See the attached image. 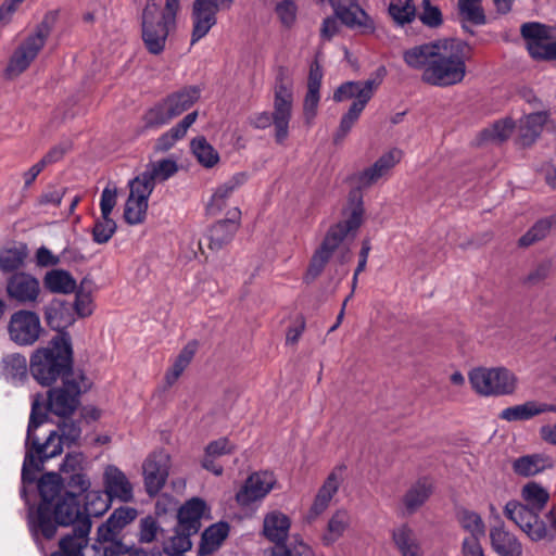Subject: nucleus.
<instances>
[{
	"label": "nucleus",
	"instance_id": "obj_1",
	"mask_svg": "<svg viewBox=\"0 0 556 556\" xmlns=\"http://www.w3.org/2000/svg\"><path fill=\"white\" fill-rule=\"evenodd\" d=\"M403 58L408 67L421 72L424 83L445 88L465 79L470 48L462 40L443 39L407 49Z\"/></svg>",
	"mask_w": 556,
	"mask_h": 556
},
{
	"label": "nucleus",
	"instance_id": "obj_2",
	"mask_svg": "<svg viewBox=\"0 0 556 556\" xmlns=\"http://www.w3.org/2000/svg\"><path fill=\"white\" fill-rule=\"evenodd\" d=\"M522 503L510 501L504 507L505 516L515 522L531 541L548 538V529L539 514L549 500L548 491L536 482H528L521 489Z\"/></svg>",
	"mask_w": 556,
	"mask_h": 556
},
{
	"label": "nucleus",
	"instance_id": "obj_3",
	"mask_svg": "<svg viewBox=\"0 0 556 556\" xmlns=\"http://www.w3.org/2000/svg\"><path fill=\"white\" fill-rule=\"evenodd\" d=\"M48 516L55 528L58 525L67 526L75 522L79 523V529L75 531L73 536L64 538L60 542V548H62L67 556L98 555L96 547L88 544L87 535L90 525L86 522L83 507L79 505L75 494L71 492L64 493L51 507Z\"/></svg>",
	"mask_w": 556,
	"mask_h": 556
},
{
	"label": "nucleus",
	"instance_id": "obj_4",
	"mask_svg": "<svg viewBox=\"0 0 556 556\" xmlns=\"http://www.w3.org/2000/svg\"><path fill=\"white\" fill-rule=\"evenodd\" d=\"M41 410L42 406L38 399L34 400L27 429L26 455L22 468L24 483L34 482L36 473L41 470L42 463L46 459L60 455L63 451L62 439L58 431H49L48 438L42 444L36 438L35 430L45 420Z\"/></svg>",
	"mask_w": 556,
	"mask_h": 556
},
{
	"label": "nucleus",
	"instance_id": "obj_5",
	"mask_svg": "<svg viewBox=\"0 0 556 556\" xmlns=\"http://www.w3.org/2000/svg\"><path fill=\"white\" fill-rule=\"evenodd\" d=\"M72 361L71 339L61 333L46 346L36 349L29 359V370L41 386H50L63 376Z\"/></svg>",
	"mask_w": 556,
	"mask_h": 556
},
{
	"label": "nucleus",
	"instance_id": "obj_6",
	"mask_svg": "<svg viewBox=\"0 0 556 556\" xmlns=\"http://www.w3.org/2000/svg\"><path fill=\"white\" fill-rule=\"evenodd\" d=\"M471 390L482 397H498L514 394L519 384L518 377L503 366H479L468 372Z\"/></svg>",
	"mask_w": 556,
	"mask_h": 556
},
{
	"label": "nucleus",
	"instance_id": "obj_7",
	"mask_svg": "<svg viewBox=\"0 0 556 556\" xmlns=\"http://www.w3.org/2000/svg\"><path fill=\"white\" fill-rule=\"evenodd\" d=\"M362 222L363 207L357 204L351 210L349 216L343 222L338 223L329 229L320 248L312 257L307 274L313 278L318 276L333 251L350 232L355 231L362 225Z\"/></svg>",
	"mask_w": 556,
	"mask_h": 556
},
{
	"label": "nucleus",
	"instance_id": "obj_8",
	"mask_svg": "<svg viewBox=\"0 0 556 556\" xmlns=\"http://www.w3.org/2000/svg\"><path fill=\"white\" fill-rule=\"evenodd\" d=\"M38 488L42 502L37 510L29 511V525L34 532H40L45 538L51 539L55 534V527L48 514L62 497V480L58 473L49 472L40 479Z\"/></svg>",
	"mask_w": 556,
	"mask_h": 556
},
{
	"label": "nucleus",
	"instance_id": "obj_9",
	"mask_svg": "<svg viewBox=\"0 0 556 556\" xmlns=\"http://www.w3.org/2000/svg\"><path fill=\"white\" fill-rule=\"evenodd\" d=\"M175 27L176 23L163 16L157 4H147L142 14V40L146 49L152 54H161Z\"/></svg>",
	"mask_w": 556,
	"mask_h": 556
},
{
	"label": "nucleus",
	"instance_id": "obj_10",
	"mask_svg": "<svg viewBox=\"0 0 556 556\" xmlns=\"http://www.w3.org/2000/svg\"><path fill=\"white\" fill-rule=\"evenodd\" d=\"M285 70L279 71L278 81L275 87L274 112L271 115L275 140L283 144L289 137V123L292 115V90Z\"/></svg>",
	"mask_w": 556,
	"mask_h": 556
},
{
	"label": "nucleus",
	"instance_id": "obj_11",
	"mask_svg": "<svg viewBox=\"0 0 556 556\" xmlns=\"http://www.w3.org/2000/svg\"><path fill=\"white\" fill-rule=\"evenodd\" d=\"M90 387L89 380L83 375H71L63 380L60 388L49 392V409L58 416L72 414L78 405V396Z\"/></svg>",
	"mask_w": 556,
	"mask_h": 556
},
{
	"label": "nucleus",
	"instance_id": "obj_12",
	"mask_svg": "<svg viewBox=\"0 0 556 556\" xmlns=\"http://www.w3.org/2000/svg\"><path fill=\"white\" fill-rule=\"evenodd\" d=\"M521 34L527 49L533 59H556V27L539 23H528L522 25Z\"/></svg>",
	"mask_w": 556,
	"mask_h": 556
},
{
	"label": "nucleus",
	"instance_id": "obj_13",
	"mask_svg": "<svg viewBox=\"0 0 556 556\" xmlns=\"http://www.w3.org/2000/svg\"><path fill=\"white\" fill-rule=\"evenodd\" d=\"M233 0H194L191 10V45L204 38L217 23V12L229 10Z\"/></svg>",
	"mask_w": 556,
	"mask_h": 556
},
{
	"label": "nucleus",
	"instance_id": "obj_14",
	"mask_svg": "<svg viewBox=\"0 0 556 556\" xmlns=\"http://www.w3.org/2000/svg\"><path fill=\"white\" fill-rule=\"evenodd\" d=\"M8 333L11 341L20 346L34 345L43 333L39 315L29 309L14 312L8 323Z\"/></svg>",
	"mask_w": 556,
	"mask_h": 556
},
{
	"label": "nucleus",
	"instance_id": "obj_15",
	"mask_svg": "<svg viewBox=\"0 0 556 556\" xmlns=\"http://www.w3.org/2000/svg\"><path fill=\"white\" fill-rule=\"evenodd\" d=\"M48 35L49 29L46 26H40L20 43L7 68L10 76H17L28 68L43 48Z\"/></svg>",
	"mask_w": 556,
	"mask_h": 556
},
{
	"label": "nucleus",
	"instance_id": "obj_16",
	"mask_svg": "<svg viewBox=\"0 0 556 556\" xmlns=\"http://www.w3.org/2000/svg\"><path fill=\"white\" fill-rule=\"evenodd\" d=\"M152 186L147 177H136L129 181V195L124 207V218L129 225L144 222Z\"/></svg>",
	"mask_w": 556,
	"mask_h": 556
},
{
	"label": "nucleus",
	"instance_id": "obj_17",
	"mask_svg": "<svg viewBox=\"0 0 556 556\" xmlns=\"http://www.w3.org/2000/svg\"><path fill=\"white\" fill-rule=\"evenodd\" d=\"M273 472L260 471L252 473L236 494L237 503L242 507H249L263 501L276 485Z\"/></svg>",
	"mask_w": 556,
	"mask_h": 556
},
{
	"label": "nucleus",
	"instance_id": "obj_18",
	"mask_svg": "<svg viewBox=\"0 0 556 556\" xmlns=\"http://www.w3.org/2000/svg\"><path fill=\"white\" fill-rule=\"evenodd\" d=\"M249 175L245 172H238L216 186L210 199L206 202L205 211L208 216H218L223 212H227L231 206L228 202L232 193L247 184Z\"/></svg>",
	"mask_w": 556,
	"mask_h": 556
},
{
	"label": "nucleus",
	"instance_id": "obj_19",
	"mask_svg": "<svg viewBox=\"0 0 556 556\" xmlns=\"http://www.w3.org/2000/svg\"><path fill=\"white\" fill-rule=\"evenodd\" d=\"M8 296L20 304H34L41 294L38 278L25 271L13 274L7 281Z\"/></svg>",
	"mask_w": 556,
	"mask_h": 556
},
{
	"label": "nucleus",
	"instance_id": "obj_20",
	"mask_svg": "<svg viewBox=\"0 0 556 556\" xmlns=\"http://www.w3.org/2000/svg\"><path fill=\"white\" fill-rule=\"evenodd\" d=\"M170 467V457L160 451L151 454L143 464V476L147 492L150 495L157 494L164 486Z\"/></svg>",
	"mask_w": 556,
	"mask_h": 556
},
{
	"label": "nucleus",
	"instance_id": "obj_21",
	"mask_svg": "<svg viewBox=\"0 0 556 556\" xmlns=\"http://www.w3.org/2000/svg\"><path fill=\"white\" fill-rule=\"evenodd\" d=\"M489 542L492 552L497 556H523L521 541L503 523L490 528Z\"/></svg>",
	"mask_w": 556,
	"mask_h": 556
},
{
	"label": "nucleus",
	"instance_id": "obj_22",
	"mask_svg": "<svg viewBox=\"0 0 556 556\" xmlns=\"http://www.w3.org/2000/svg\"><path fill=\"white\" fill-rule=\"evenodd\" d=\"M401 159L402 151L399 149H391L383 153L371 166L357 175L358 186L367 188L387 177Z\"/></svg>",
	"mask_w": 556,
	"mask_h": 556
},
{
	"label": "nucleus",
	"instance_id": "obj_23",
	"mask_svg": "<svg viewBox=\"0 0 556 556\" xmlns=\"http://www.w3.org/2000/svg\"><path fill=\"white\" fill-rule=\"evenodd\" d=\"M377 87L378 83L374 79L346 81L337 88L333 93V100L336 102L353 100L351 105L362 103V110H364Z\"/></svg>",
	"mask_w": 556,
	"mask_h": 556
},
{
	"label": "nucleus",
	"instance_id": "obj_24",
	"mask_svg": "<svg viewBox=\"0 0 556 556\" xmlns=\"http://www.w3.org/2000/svg\"><path fill=\"white\" fill-rule=\"evenodd\" d=\"M343 468H334L319 488L314 501L307 511L306 518L314 520L320 516L329 506L333 495L337 493L342 481Z\"/></svg>",
	"mask_w": 556,
	"mask_h": 556
},
{
	"label": "nucleus",
	"instance_id": "obj_25",
	"mask_svg": "<svg viewBox=\"0 0 556 556\" xmlns=\"http://www.w3.org/2000/svg\"><path fill=\"white\" fill-rule=\"evenodd\" d=\"M241 211L237 206H232L226 212L223 219L216 222L208 230L211 248L219 249L229 242L240 225Z\"/></svg>",
	"mask_w": 556,
	"mask_h": 556
},
{
	"label": "nucleus",
	"instance_id": "obj_26",
	"mask_svg": "<svg viewBox=\"0 0 556 556\" xmlns=\"http://www.w3.org/2000/svg\"><path fill=\"white\" fill-rule=\"evenodd\" d=\"M105 494L111 500L129 502L132 500V485L122 470L113 465L105 467L103 472Z\"/></svg>",
	"mask_w": 556,
	"mask_h": 556
},
{
	"label": "nucleus",
	"instance_id": "obj_27",
	"mask_svg": "<svg viewBox=\"0 0 556 556\" xmlns=\"http://www.w3.org/2000/svg\"><path fill=\"white\" fill-rule=\"evenodd\" d=\"M544 413H556V404L528 401L504 408L500 413V418L509 422L525 421Z\"/></svg>",
	"mask_w": 556,
	"mask_h": 556
},
{
	"label": "nucleus",
	"instance_id": "obj_28",
	"mask_svg": "<svg viewBox=\"0 0 556 556\" xmlns=\"http://www.w3.org/2000/svg\"><path fill=\"white\" fill-rule=\"evenodd\" d=\"M137 515V510L131 507L124 506L115 509L108 521L99 527V540L112 542L124 527L136 519Z\"/></svg>",
	"mask_w": 556,
	"mask_h": 556
},
{
	"label": "nucleus",
	"instance_id": "obj_29",
	"mask_svg": "<svg viewBox=\"0 0 556 556\" xmlns=\"http://www.w3.org/2000/svg\"><path fill=\"white\" fill-rule=\"evenodd\" d=\"M43 315L48 326L58 331H62L75 323L72 307L60 299L50 301L43 308Z\"/></svg>",
	"mask_w": 556,
	"mask_h": 556
},
{
	"label": "nucleus",
	"instance_id": "obj_30",
	"mask_svg": "<svg viewBox=\"0 0 556 556\" xmlns=\"http://www.w3.org/2000/svg\"><path fill=\"white\" fill-rule=\"evenodd\" d=\"M291 527L288 515L280 510L267 513L263 520V535L270 542L280 544L286 541Z\"/></svg>",
	"mask_w": 556,
	"mask_h": 556
},
{
	"label": "nucleus",
	"instance_id": "obj_31",
	"mask_svg": "<svg viewBox=\"0 0 556 556\" xmlns=\"http://www.w3.org/2000/svg\"><path fill=\"white\" fill-rule=\"evenodd\" d=\"M392 541L401 556H425L416 532L406 523L393 529Z\"/></svg>",
	"mask_w": 556,
	"mask_h": 556
},
{
	"label": "nucleus",
	"instance_id": "obj_32",
	"mask_svg": "<svg viewBox=\"0 0 556 556\" xmlns=\"http://www.w3.org/2000/svg\"><path fill=\"white\" fill-rule=\"evenodd\" d=\"M432 491L433 485L429 479L422 478L413 483L402 497L404 513H416L428 501Z\"/></svg>",
	"mask_w": 556,
	"mask_h": 556
},
{
	"label": "nucleus",
	"instance_id": "obj_33",
	"mask_svg": "<svg viewBox=\"0 0 556 556\" xmlns=\"http://www.w3.org/2000/svg\"><path fill=\"white\" fill-rule=\"evenodd\" d=\"M205 502L197 497L191 498L178 511L179 529L195 534L201 527L200 521L205 516Z\"/></svg>",
	"mask_w": 556,
	"mask_h": 556
},
{
	"label": "nucleus",
	"instance_id": "obj_34",
	"mask_svg": "<svg viewBox=\"0 0 556 556\" xmlns=\"http://www.w3.org/2000/svg\"><path fill=\"white\" fill-rule=\"evenodd\" d=\"M546 121L547 115L543 112L532 113L521 118L516 129L518 142L523 147L532 144Z\"/></svg>",
	"mask_w": 556,
	"mask_h": 556
},
{
	"label": "nucleus",
	"instance_id": "obj_35",
	"mask_svg": "<svg viewBox=\"0 0 556 556\" xmlns=\"http://www.w3.org/2000/svg\"><path fill=\"white\" fill-rule=\"evenodd\" d=\"M553 467V458L544 454L521 456L513 463L514 471L522 477L535 476Z\"/></svg>",
	"mask_w": 556,
	"mask_h": 556
},
{
	"label": "nucleus",
	"instance_id": "obj_36",
	"mask_svg": "<svg viewBox=\"0 0 556 556\" xmlns=\"http://www.w3.org/2000/svg\"><path fill=\"white\" fill-rule=\"evenodd\" d=\"M28 375L27 359L20 353L5 355L1 361V376L9 382L17 384Z\"/></svg>",
	"mask_w": 556,
	"mask_h": 556
},
{
	"label": "nucleus",
	"instance_id": "obj_37",
	"mask_svg": "<svg viewBox=\"0 0 556 556\" xmlns=\"http://www.w3.org/2000/svg\"><path fill=\"white\" fill-rule=\"evenodd\" d=\"M84 465L85 457L81 453H71L66 455L61 467L62 472L71 475L68 484L80 491L87 490L90 485L89 480L81 472Z\"/></svg>",
	"mask_w": 556,
	"mask_h": 556
},
{
	"label": "nucleus",
	"instance_id": "obj_38",
	"mask_svg": "<svg viewBox=\"0 0 556 556\" xmlns=\"http://www.w3.org/2000/svg\"><path fill=\"white\" fill-rule=\"evenodd\" d=\"M336 14L342 23L352 28L359 29L363 33L371 31L374 29L371 18L355 1L348 4L345 8H342V10L336 11Z\"/></svg>",
	"mask_w": 556,
	"mask_h": 556
},
{
	"label": "nucleus",
	"instance_id": "obj_39",
	"mask_svg": "<svg viewBox=\"0 0 556 556\" xmlns=\"http://www.w3.org/2000/svg\"><path fill=\"white\" fill-rule=\"evenodd\" d=\"M43 285L47 290L58 294H68L76 290V280L64 269H51L43 276Z\"/></svg>",
	"mask_w": 556,
	"mask_h": 556
},
{
	"label": "nucleus",
	"instance_id": "obj_40",
	"mask_svg": "<svg viewBox=\"0 0 556 556\" xmlns=\"http://www.w3.org/2000/svg\"><path fill=\"white\" fill-rule=\"evenodd\" d=\"M197 117L198 113L195 111L186 115L181 122L157 139L155 149L162 152L172 149L178 140L185 137L188 128L195 122Z\"/></svg>",
	"mask_w": 556,
	"mask_h": 556
},
{
	"label": "nucleus",
	"instance_id": "obj_41",
	"mask_svg": "<svg viewBox=\"0 0 556 556\" xmlns=\"http://www.w3.org/2000/svg\"><path fill=\"white\" fill-rule=\"evenodd\" d=\"M351 523V516L344 509L334 511L328 520L321 540L325 545H332L342 538Z\"/></svg>",
	"mask_w": 556,
	"mask_h": 556
},
{
	"label": "nucleus",
	"instance_id": "obj_42",
	"mask_svg": "<svg viewBox=\"0 0 556 556\" xmlns=\"http://www.w3.org/2000/svg\"><path fill=\"white\" fill-rule=\"evenodd\" d=\"M201 90L199 87H186L166 98L172 114L180 115L190 109L200 98Z\"/></svg>",
	"mask_w": 556,
	"mask_h": 556
},
{
	"label": "nucleus",
	"instance_id": "obj_43",
	"mask_svg": "<svg viewBox=\"0 0 556 556\" xmlns=\"http://www.w3.org/2000/svg\"><path fill=\"white\" fill-rule=\"evenodd\" d=\"M228 533L229 526L225 522H218L208 527L202 534L200 553L207 555L218 549L228 536Z\"/></svg>",
	"mask_w": 556,
	"mask_h": 556
},
{
	"label": "nucleus",
	"instance_id": "obj_44",
	"mask_svg": "<svg viewBox=\"0 0 556 556\" xmlns=\"http://www.w3.org/2000/svg\"><path fill=\"white\" fill-rule=\"evenodd\" d=\"M190 148L193 156L203 167L213 168L219 163V153L204 137L192 139Z\"/></svg>",
	"mask_w": 556,
	"mask_h": 556
},
{
	"label": "nucleus",
	"instance_id": "obj_45",
	"mask_svg": "<svg viewBox=\"0 0 556 556\" xmlns=\"http://www.w3.org/2000/svg\"><path fill=\"white\" fill-rule=\"evenodd\" d=\"M458 522L467 533L464 538L483 539L485 535V523L480 514L475 510L463 509L458 513Z\"/></svg>",
	"mask_w": 556,
	"mask_h": 556
},
{
	"label": "nucleus",
	"instance_id": "obj_46",
	"mask_svg": "<svg viewBox=\"0 0 556 556\" xmlns=\"http://www.w3.org/2000/svg\"><path fill=\"white\" fill-rule=\"evenodd\" d=\"M177 170L178 165L176 161L172 159H164L150 164L147 170H144L138 177L149 178V182L151 184L153 190L156 180L164 181L172 177Z\"/></svg>",
	"mask_w": 556,
	"mask_h": 556
},
{
	"label": "nucleus",
	"instance_id": "obj_47",
	"mask_svg": "<svg viewBox=\"0 0 556 556\" xmlns=\"http://www.w3.org/2000/svg\"><path fill=\"white\" fill-rule=\"evenodd\" d=\"M274 14L280 27L290 30L296 25L299 8L293 0H279L274 7Z\"/></svg>",
	"mask_w": 556,
	"mask_h": 556
},
{
	"label": "nucleus",
	"instance_id": "obj_48",
	"mask_svg": "<svg viewBox=\"0 0 556 556\" xmlns=\"http://www.w3.org/2000/svg\"><path fill=\"white\" fill-rule=\"evenodd\" d=\"M86 503L83 507L85 520L88 522V518L93 516L98 517L103 515L111 505V498L100 491H90L86 494Z\"/></svg>",
	"mask_w": 556,
	"mask_h": 556
},
{
	"label": "nucleus",
	"instance_id": "obj_49",
	"mask_svg": "<svg viewBox=\"0 0 556 556\" xmlns=\"http://www.w3.org/2000/svg\"><path fill=\"white\" fill-rule=\"evenodd\" d=\"M556 222V214L548 218L538 220L520 239V247H530L543 240L551 231L553 223Z\"/></svg>",
	"mask_w": 556,
	"mask_h": 556
},
{
	"label": "nucleus",
	"instance_id": "obj_50",
	"mask_svg": "<svg viewBox=\"0 0 556 556\" xmlns=\"http://www.w3.org/2000/svg\"><path fill=\"white\" fill-rule=\"evenodd\" d=\"M193 534L187 530L179 529V525H177L175 534L164 544V552L172 556L188 552L192 546L190 538Z\"/></svg>",
	"mask_w": 556,
	"mask_h": 556
},
{
	"label": "nucleus",
	"instance_id": "obj_51",
	"mask_svg": "<svg viewBox=\"0 0 556 556\" xmlns=\"http://www.w3.org/2000/svg\"><path fill=\"white\" fill-rule=\"evenodd\" d=\"M270 556H314V553L308 544L294 536L290 543L274 547Z\"/></svg>",
	"mask_w": 556,
	"mask_h": 556
},
{
	"label": "nucleus",
	"instance_id": "obj_52",
	"mask_svg": "<svg viewBox=\"0 0 556 556\" xmlns=\"http://www.w3.org/2000/svg\"><path fill=\"white\" fill-rule=\"evenodd\" d=\"M174 117L175 115L172 114L169 104L165 99L146 113L144 121L149 127H160L167 124Z\"/></svg>",
	"mask_w": 556,
	"mask_h": 556
},
{
	"label": "nucleus",
	"instance_id": "obj_53",
	"mask_svg": "<svg viewBox=\"0 0 556 556\" xmlns=\"http://www.w3.org/2000/svg\"><path fill=\"white\" fill-rule=\"evenodd\" d=\"M94 301L90 290L86 289L84 282L80 285L78 290L76 291L74 309L75 313L81 317H88L92 315L94 311Z\"/></svg>",
	"mask_w": 556,
	"mask_h": 556
},
{
	"label": "nucleus",
	"instance_id": "obj_54",
	"mask_svg": "<svg viewBox=\"0 0 556 556\" xmlns=\"http://www.w3.org/2000/svg\"><path fill=\"white\" fill-rule=\"evenodd\" d=\"M517 126L508 118L494 123L491 127L483 130V136L486 140L504 141L516 131Z\"/></svg>",
	"mask_w": 556,
	"mask_h": 556
},
{
	"label": "nucleus",
	"instance_id": "obj_55",
	"mask_svg": "<svg viewBox=\"0 0 556 556\" xmlns=\"http://www.w3.org/2000/svg\"><path fill=\"white\" fill-rule=\"evenodd\" d=\"M389 13L399 24L408 23L415 15V7L412 0H391Z\"/></svg>",
	"mask_w": 556,
	"mask_h": 556
},
{
	"label": "nucleus",
	"instance_id": "obj_56",
	"mask_svg": "<svg viewBox=\"0 0 556 556\" xmlns=\"http://www.w3.org/2000/svg\"><path fill=\"white\" fill-rule=\"evenodd\" d=\"M458 9L464 20L477 25L484 23L481 0H458Z\"/></svg>",
	"mask_w": 556,
	"mask_h": 556
},
{
	"label": "nucleus",
	"instance_id": "obj_57",
	"mask_svg": "<svg viewBox=\"0 0 556 556\" xmlns=\"http://www.w3.org/2000/svg\"><path fill=\"white\" fill-rule=\"evenodd\" d=\"M363 111L364 110H362V103L351 105L349 108L348 112L341 117L340 125L334 137L336 141L342 140L348 136V134L358 121Z\"/></svg>",
	"mask_w": 556,
	"mask_h": 556
},
{
	"label": "nucleus",
	"instance_id": "obj_58",
	"mask_svg": "<svg viewBox=\"0 0 556 556\" xmlns=\"http://www.w3.org/2000/svg\"><path fill=\"white\" fill-rule=\"evenodd\" d=\"M25 253L16 248L0 251V270L10 273L24 264Z\"/></svg>",
	"mask_w": 556,
	"mask_h": 556
},
{
	"label": "nucleus",
	"instance_id": "obj_59",
	"mask_svg": "<svg viewBox=\"0 0 556 556\" xmlns=\"http://www.w3.org/2000/svg\"><path fill=\"white\" fill-rule=\"evenodd\" d=\"M116 230V224L111 217H102L94 224L92 230L93 241L103 244L106 243Z\"/></svg>",
	"mask_w": 556,
	"mask_h": 556
},
{
	"label": "nucleus",
	"instance_id": "obj_60",
	"mask_svg": "<svg viewBox=\"0 0 556 556\" xmlns=\"http://www.w3.org/2000/svg\"><path fill=\"white\" fill-rule=\"evenodd\" d=\"M320 100L319 91L307 90L304 99V118L307 124H312L317 114V108Z\"/></svg>",
	"mask_w": 556,
	"mask_h": 556
},
{
	"label": "nucleus",
	"instance_id": "obj_61",
	"mask_svg": "<svg viewBox=\"0 0 556 556\" xmlns=\"http://www.w3.org/2000/svg\"><path fill=\"white\" fill-rule=\"evenodd\" d=\"M117 191L114 187H106L103 189L100 200V208L102 217H111V213L116 205Z\"/></svg>",
	"mask_w": 556,
	"mask_h": 556
},
{
	"label": "nucleus",
	"instance_id": "obj_62",
	"mask_svg": "<svg viewBox=\"0 0 556 556\" xmlns=\"http://www.w3.org/2000/svg\"><path fill=\"white\" fill-rule=\"evenodd\" d=\"M159 532V525L153 517H146L140 521L139 538L141 542L151 543Z\"/></svg>",
	"mask_w": 556,
	"mask_h": 556
},
{
	"label": "nucleus",
	"instance_id": "obj_63",
	"mask_svg": "<svg viewBox=\"0 0 556 556\" xmlns=\"http://www.w3.org/2000/svg\"><path fill=\"white\" fill-rule=\"evenodd\" d=\"M235 446L226 438H220L216 441L211 442L205 448V455L210 457H219L226 454H230Z\"/></svg>",
	"mask_w": 556,
	"mask_h": 556
},
{
	"label": "nucleus",
	"instance_id": "obj_64",
	"mask_svg": "<svg viewBox=\"0 0 556 556\" xmlns=\"http://www.w3.org/2000/svg\"><path fill=\"white\" fill-rule=\"evenodd\" d=\"M462 556H486L482 539L464 538L460 546Z\"/></svg>",
	"mask_w": 556,
	"mask_h": 556
}]
</instances>
